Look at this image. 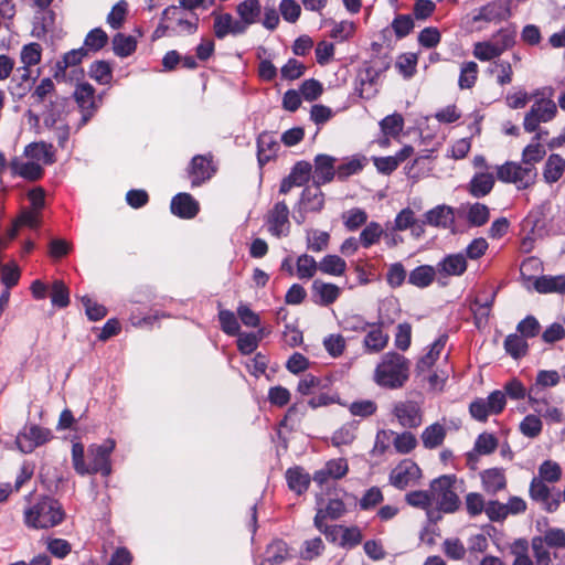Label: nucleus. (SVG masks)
<instances>
[{"label": "nucleus", "instance_id": "6ab92c4d", "mask_svg": "<svg viewBox=\"0 0 565 565\" xmlns=\"http://www.w3.org/2000/svg\"><path fill=\"white\" fill-rule=\"evenodd\" d=\"M483 490L489 494H495L505 489L507 477L502 468H489L480 472Z\"/></svg>", "mask_w": 565, "mask_h": 565}, {"label": "nucleus", "instance_id": "4d7b16f0", "mask_svg": "<svg viewBox=\"0 0 565 565\" xmlns=\"http://www.w3.org/2000/svg\"><path fill=\"white\" fill-rule=\"evenodd\" d=\"M330 235L327 232L312 230L307 234L308 248L312 252H322L328 247Z\"/></svg>", "mask_w": 565, "mask_h": 565}, {"label": "nucleus", "instance_id": "ea45409f", "mask_svg": "<svg viewBox=\"0 0 565 565\" xmlns=\"http://www.w3.org/2000/svg\"><path fill=\"white\" fill-rule=\"evenodd\" d=\"M532 540H540L541 545L546 548H553V552L565 546V531L558 527H550L543 535L535 536Z\"/></svg>", "mask_w": 565, "mask_h": 565}, {"label": "nucleus", "instance_id": "0eeeda50", "mask_svg": "<svg viewBox=\"0 0 565 565\" xmlns=\"http://www.w3.org/2000/svg\"><path fill=\"white\" fill-rule=\"evenodd\" d=\"M266 225L268 232L277 238L289 235V209L284 201L275 203L268 211L266 214Z\"/></svg>", "mask_w": 565, "mask_h": 565}, {"label": "nucleus", "instance_id": "7c9ffc66", "mask_svg": "<svg viewBox=\"0 0 565 565\" xmlns=\"http://www.w3.org/2000/svg\"><path fill=\"white\" fill-rule=\"evenodd\" d=\"M565 171V160L557 153L551 154L544 166L543 178L546 183L557 182Z\"/></svg>", "mask_w": 565, "mask_h": 565}, {"label": "nucleus", "instance_id": "7ed1b4c3", "mask_svg": "<svg viewBox=\"0 0 565 565\" xmlns=\"http://www.w3.org/2000/svg\"><path fill=\"white\" fill-rule=\"evenodd\" d=\"M497 178L503 183L514 184L518 190H525L535 183L537 169L522 162L507 161L497 167Z\"/></svg>", "mask_w": 565, "mask_h": 565}, {"label": "nucleus", "instance_id": "052dcab7", "mask_svg": "<svg viewBox=\"0 0 565 565\" xmlns=\"http://www.w3.org/2000/svg\"><path fill=\"white\" fill-rule=\"evenodd\" d=\"M312 166L309 162L299 161L295 164L288 177L296 183V186H301L308 182Z\"/></svg>", "mask_w": 565, "mask_h": 565}, {"label": "nucleus", "instance_id": "58836bf2", "mask_svg": "<svg viewBox=\"0 0 565 565\" xmlns=\"http://www.w3.org/2000/svg\"><path fill=\"white\" fill-rule=\"evenodd\" d=\"M286 479L290 490L295 491L297 494L303 493L310 483L309 475L305 473L298 467L288 469L286 472Z\"/></svg>", "mask_w": 565, "mask_h": 565}, {"label": "nucleus", "instance_id": "f8f14e48", "mask_svg": "<svg viewBox=\"0 0 565 565\" xmlns=\"http://www.w3.org/2000/svg\"><path fill=\"white\" fill-rule=\"evenodd\" d=\"M49 438V430L39 426H31L17 436L15 445L21 452L29 454L33 451L38 446L46 443Z\"/></svg>", "mask_w": 565, "mask_h": 565}, {"label": "nucleus", "instance_id": "c756f323", "mask_svg": "<svg viewBox=\"0 0 565 565\" xmlns=\"http://www.w3.org/2000/svg\"><path fill=\"white\" fill-rule=\"evenodd\" d=\"M313 295L319 297L318 303L329 306L333 303L340 296V288L334 284L315 280L312 284Z\"/></svg>", "mask_w": 565, "mask_h": 565}, {"label": "nucleus", "instance_id": "5701e85b", "mask_svg": "<svg viewBox=\"0 0 565 565\" xmlns=\"http://www.w3.org/2000/svg\"><path fill=\"white\" fill-rule=\"evenodd\" d=\"M498 447V439L489 433H482L478 436L475 448L467 454L468 463L475 465L478 461L479 455H490Z\"/></svg>", "mask_w": 565, "mask_h": 565}, {"label": "nucleus", "instance_id": "6e6d98bb", "mask_svg": "<svg viewBox=\"0 0 565 565\" xmlns=\"http://www.w3.org/2000/svg\"><path fill=\"white\" fill-rule=\"evenodd\" d=\"M107 33L100 28H96L88 32V34L85 38L84 44L87 51L90 50L96 52L103 49L107 44Z\"/></svg>", "mask_w": 565, "mask_h": 565}, {"label": "nucleus", "instance_id": "dca6fc26", "mask_svg": "<svg viewBox=\"0 0 565 565\" xmlns=\"http://www.w3.org/2000/svg\"><path fill=\"white\" fill-rule=\"evenodd\" d=\"M467 258L461 253L445 256L436 266L440 277L461 276L467 270Z\"/></svg>", "mask_w": 565, "mask_h": 565}, {"label": "nucleus", "instance_id": "6e6552de", "mask_svg": "<svg viewBox=\"0 0 565 565\" xmlns=\"http://www.w3.org/2000/svg\"><path fill=\"white\" fill-rule=\"evenodd\" d=\"M115 448V441L108 439L103 445H92L88 449L90 461L88 463L92 473L100 472L104 476L110 473L109 456Z\"/></svg>", "mask_w": 565, "mask_h": 565}, {"label": "nucleus", "instance_id": "c85d7f7f", "mask_svg": "<svg viewBox=\"0 0 565 565\" xmlns=\"http://www.w3.org/2000/svg\"><path fill=\"white\" fill-rule=\"evenodd\" d=\"M24 156L38 163L51 164L54 162L52 146L45 142H33L25 147Z\"/></svg>", "mask_w": 565, "mask_h": 565}, {"label": "nucleus", "instance_id": "a18cd8bd", "mask_svg": "<svg viewBox=\"0 0 565 565\" xmlns=\"http://www.w3.org/2000/svg\"><path fill=\"white\" fill-rule=\"evenodd\" d=\"M393 446L398 454H409L417 446V439L409 431L395 433L393 435Z\"/></svg>", "mask_w": 565, "mask_h": 565}, {"label": "nucleus", "instance_id": "412c9836", "mask_svg": "<svg viewBox=\"0 0 565 565\" xmlns=\"http://www.w3.org/2000/svg\"><path fill=\"white\" fill-rule=\"evenodd\" d=\"M171 211L180 217L192 218L199 212V204L190 194L179 193L171 201Z\"/></svg>", "mask_w": 565, "mask_h": 565}, {"label": "nucleus", "instance_id": "69168bd1", "mask_svg": "<svg viewBox=\"0 0 565 565\" xmlns=\"http://www.w3.org/2000/svg\"><path fill=\"white\" fill-rule=\"evenodd\" d=\"M377 409L375 402L371 399H360L352 402L349 406V411L353 416L369 417L373 415Z\"/></svg>", "mask_w": 565, "mask_h": 565}, {"label": "nucleus", "instance_id": "2eb2a0df", "mask_svg": "<svg viewBox=\"0 0 565 565\" xmlns=\"http://www.w3.org/2000/svg\"><path fill=\"white\" fill-rule=\"evenodd\" d=\"M213 31L217 39H224L227 35H238L245 32V24L230 13L213 12Z\"/></svg>", "mask_w": 565, "mask_h": 565}, {"label": "nucleus", "instance_id": "a19ab883", "mask_svg": "<svg viewBox=\"0 0 565 565\" xmlns=\"http://www.w3.org/2000/svg\"><path fill=\"white\" fill-rule=\"evenodd\" d=\"M137 47V40L132 35H126L124 33H117L113 38V50L114 53L119 57H127L131 55Z\"/></svg>", "mask_w": 565, "mask_h": 565}, {"label": "nucleus", "instance_id": "f704fd0d", "mask_svg": "<svg viewBox=\"0 0 565 565\" xmlns=\"http://www.w3.org/2000/svg\"><path fill=\"white\" fill-rule=\"evenodd\" d=\"M86 55L87 50L85 47H79L65 53L62 60L56 63L54 77H64L66 68L78 65Z\"/></svg>", "mask_w": 565, "mask_h": 565}, {"label": "nucleus", "instance_id": "f03ea898", "mask_svg": "<svg viewBox=\"0 0 565 565\" xmlns=\"http://www.w3.org/2000/svg\"><path fill=\"white\" fill-rule=\"evenodd\" d=\"M65 518L61 503L45 497L24 511V522L32 529H50L60 524Z\"/></svg>", "mask_w": 565, "mask_h": 565}, {"label": "nucleus", "instance_id": "774afa93", "mask_svg": "<svg viewBox=\"0 0 565 565\" xmlns=\"http://www.w3.org/2000/svg\"><path fill=\"white\" fill-rule=\"evenodd\" d=\"M531 547L534 557V565H554L550 550L542 546L540 540H532Z\"/></svg>", "mask_w": 565, "mask_h": 565}, {"label": "nucleus", "instance_id": "13d9d810", "mask_svg": "<svg viewBox=\"0 0 565 565\" xmlns=\"http://www.w3.org/2000/svg\"><path fill=\"white\" fill-rule=\"evenodd\" d=\"M383 234L382 226L376 222H371L360 234V243L363 247H370L375 244Z\"/></svg>", "mask_w": 565, "mask_h": 565}, {"label": "nucleus", "instance_id": "49530a36", "mask_svg": "<svg viewBox=\"0 0 565 565\" xmlns=\"http://www.w3.org/2000/svg\"><path fill=\"white\" fill-rule=\"evenodd\" d=\"M546 154V150L540 142H531L522 151V163L535 167Z\"/></svg>", "mask_w": 565, "mask_h": 565}, {"label": "nucleus", "instance_id": "f257e3e1", "mask_svg": "<svg viewBox=\"0 0 565 565\" xmlns=\"http://www.w3.org/2000/svg\"><path fill=\"white\" fill-rule=\"evenodd\" d=\"M409 377V361L396 352L385 353L374 371V382L385 388L402 387Z\"/></svg>", "mask_w": 565, "mask_h": 565}, {"label": "nucleus", "instance_id": "5fc2aeb1", "mask_svg": "<svg viewBox=\"0 0 565 565\" xmlns=\"http://www.w3.org/2000/svg\"><path fill=\"white\" fill-rule=\"evenodd\" d=\"M366 159L364 157H353L347 162L340 164L337 169V175L340 180H344L352 174L358 173L365 166Z\"/></svg>", "mask_w": 565, "mask_h": 565}, {"label": "nucleus", "instance_id": "4468645a", "mask_svg": "<svg viewBox=\"0 0 565 565\" xmlns=\"http://www.w3.org/2000/svg\"><path fill=\"white\" fill-rule=\"evenodd\" d=\"M74 98L83 111L82 125H85L98 107L95 88L89 83H81L75 88Z\"/></svg>", "mask_w": 565, "mask_h": 565}, {"label": "nucleus", "instance_id": "4be33fe9", "mask_svg": "<svg viewBox=\"0 0 565 565\" xmlns=\"http://www.w3.org/2000/svg\"><path fill=\"white\" fill-rule=\"evenodd\" d=\"M11 171L14 175H19L30 181L39 180L43 175V168L40 163L32 161H22L14 158L10 162Z\"/></svg>", "mask_w": 565, "mask_h": 565}, {"label": "nucleus", "instance_id": "423d86ee", "mask_svg": "<svg viewBox=\"0 0 565 565\" xmlns=\"http://www.w3.org/2000/svg\"><path fill=\"white\" fill-rule=\"evenodd\" d=\"M561 381L557 371H540L536 375L535 383L529 388V402L536 413H542L543 407L547 405L546 401L541 396V392L545 387L556 386Z\"/></svg>", "mask_w": 565, "mask_h": 565}, {"label": "nucleus", "instance_id": "0e129e2a", "mask_svg": "<svg viewBox=\"0 0 565 565\" xmlns=\"http://www.w3.org/2000/svg\"><path fill=\"white\" fill-rule=\"evenodd\" d=\"M324 550V544L320 537L307 540L303 543V548L300 551V557L306 561H311L318 557Z\"/></svg>", "mask_w": 565, "mask_h": 565}, {"label": "nucleus", "instance_id": "1a4fd4ad", "mask_svg": "<svg viewBox=\"0 0 565 565\" xmlns=\"http://www.w3.org/2000/svg\"><path fill=\"white\" fill-rule=\"evenodd\" d=\"M345 511V507L342 501L338 499L330 500L324 509H318L315 516L316 527L324 533L327 537L331 536L334 540V533L338 526H327L324 521L329 518L332 520L339 519Z\"/></svg>", "mask_w": 565, "mask_h": 565}, {"label": "nucleus", "instance_id": "20e7f679", "mask_svg": "<svg viewBox=\"0 0 565 565\" xmlns=\"http://www.w3.org/2000/svg\"><path fill=\"white\" fill-rule=\"evenodd\" d=\"M455 476H441L430 483L433 504L446 513H452L459 508V498L454 490Z\"/></svg>", "mask_w": 565, "mask_h": 565}, {"label": "nucleus", "instance_id": "9b49d317", "mask_svg": "<svg viewBox=\"0 0 565 565\" xmlns=\"http://www.w3.org/2000/svg\"><path fill=\"white\" fill-rule=\"evenodd\" d=\"M420 477L419 467L409 459L402 460L390 473V482L398 488L404 489L415 482Z\"/></svg>", "mask_w": 565, "mask_h": 565}, {"label": "nucleus", "instance_id": "9d476101", "mask_svg": "<svg viewBox=\"0 0 565 565\" xmlns=\"http://www.w3.org/2000/svg\"><path fill=\"white\" fill-rule=\"evenodd\" d=\"M511 17V0H493L478 10L473 22H500Z\"/></svg>", "mask_w": 565, "mask_h": 565}, {"label": "nucleus", "instance_id": "393cba45", "mask_svg": "<svg viewBox=\"0 0 565 565\" xmlns=\"http://www.w3.org/2000/svg\"><path fill=\"white\" fill-rule=\"evenodd\" d=\"M236 12L239 17V23L245 24V31L247 28L256 23L262 12V6L258 0H244L236 7Z\"/></svg>", "mask_w": 565, "mask_h": 565}, {"label": "nucleus", "instance_id": "473e14b6", "mask_svg": "<svg viewBox=\"0 0 565 565\" xmlns=\"http://www.w3.org/2000/svg\"><path fill=\"white\" fill-rule=\"evenodd\" d=\"M465 211L466 218L472 226H482L489 221L490 212L487 205L481 203L461 206L459 213Z\"/></svg>", "mask_w": 565, "mask_h": 565}, {"label": "nucleus", "instance_id": "864d4df0", "mask_svg": "<svg viewBox=\"0 0 565 565\" xmlns=\"http://www.w3.org/2000/svg\"><path fill=\"white\" fill-rule=\"evenodd\" d=\"M42 47L39 43L32 42L21 50L20 60L25 66H33L41 62Z\"/></svg>", "mask_w": 565, "mask_h": 565}, {"label": "nucleus", "instance_id": "c9c22d12", "mask_svg": "<svg viewBox=\"0 0 565 565\" xmlns=\"http://www.w3.org/2000/svg\"><path fill=\"white\" fill-rule=\"evenodd\" d=\"M472 54L481 62L500 60L502 55L500 49L490 40L480 41L473 44Z\"/></svg>", "mask_w": 565, "mask_h": 565}, {"label": "nucleus", "instance_id": "4c0bfd02", "mask_svg": "<svg viewBox=\"0 0 565 565\" xmlns=\"http://www.w3.org/2000/svg\"><path fill=\"white\" fill-rule=\"evenodd\" d=\"M488 73L495 76L500 86L508 85L513 79L512 64L505 60H495L489 67Z\"/></svg>", "mask_w": 565, "mask_h": 565}, {"label": "nucleus", "instance_id": "79ce46f5", "mask_svg": "<svg viewBox=\"0 0 565 565\" xmlns=\"http://www.w3.org/2000/svg\"><path fill=\"white\" fill-rule=\"evenodd\" d=\"M345 269L347 263L338 255H327L319 263V270L327 275L342 276Z\"/></svg>", "mask_w": 565, "mask_h": 565}, {"label": "nucleus", "instance_id": "b1692460", "mask_svg": "<svg viewBox=\"0 0 565 565\" xmlns=\"http://www.w3.org/2000/svg\"><path fill=\"white\" fill-rule=\"evenodd\" d=\"M447 335L439 337L430 347V350L417 363L416 370L418 374L430 372L437 360L440 358L445 349Z\"/></svg>", "mask_w": 565, "mask_h": 565}, {"label": "nucleus", "instance_id": "72a5a7b5", "mask_svg": "<svg viewBox=\"0 0 565 565\" xmlns=\"http://www.w3.org/2000/svg\"><path fill=\"white\" fill-rule=\"evenodd\" d=\"M258 147V162L260 166H264L271 158L275 157L277 150L279 149V143L275 140V138L269 134H262L257 140Z\"/></svg>", "mask_w": 565, "mask_h": 565}, {"label": "nucleus", "instance_id": "bf43d9fd", "mask_svg": "<svg viewBox=\"0 0 565 565\" xmlns=\"http://www.w3.org/2000/svg\"><path fill=\"white\" fill-rule=\"evenodd\" d=\"M51 301L54 306L64 308L70 303V292L65 284L56 280L52 285Z\"/></svg>", "mask_w": 565, "mask_h": 565}, {"label": "nucleus", "instance_id": "8fccbe9b", "mask_svg": "<svg viewBox=\"0 0 565 565\" xmlns=\"http://www.w3.org/2000/svg\"><path fill=\"white\" fill-rule=\"evenodd\" d=\"M128 13V3L125 0L118 1L107 15V23L114 30L121 28Z\"/></svg>", "mask_w": 565, "mask_h": 565}, {"label": "nucleus", "instance_id": "39448f33", "mask_svg": "<svg viewBox=\"0 0 565 565\" xmlns=\"http://www.w3.org/2000/svg\"><path fill=\"white\" fill-rule=\"evenodd\" d=\"M557 113L556 104L552 99L535 102L524 116L523 127L527 132L537 130L541 122L551 121Z\"/></svg>", "mask_w": 565, "mask_h": 565}, {"label": "nucleus", "instance_id": "603ef678", "mask_svg": "<svg viewBox=\"0 0 565 565\" xmlns=\"http://www.w3.org/2000/svg\"><path fill=\"white\" fill-rule=\"evenodd\" d=\"M562 469L556 461L545 460L539 467V479L546 482H557L561 479Z\"/></svg>", "mask_w": 565, "mask_h": 565}, {"label": "nucleus", "instance_id": "338daca9", "mask_svg": "<svg viewBox=\"0 0 565 565\" xmlns=\"http://www.w3.org/2000/svg\"><path fill=\"white\" fill-rule=\"evenodd\" d=\"M367 220L365 211L361 209H351L343 214V222L348 230L354 231L363 225Z\"/></svg>", "mask_w": 565, "mask_h": 565}, {"label": "nucleus", "instance_id": "680f3d73", "mask_svg": "<svg viewBox=\"0 0 565 565\" xmlns=\"http://www.w3.org/2000/svg\"><path fill=\"white\" fill-rule=\"evenodd\" d=\"M393 430H380L377 431L375 436V443L372 448V455L373 456H382L384 455L388 449L391 444H393Z\"/></svg>", "mask_w": 565, "mask_h": 565}, {"label": "nucleus", "instance_id": "cd10ccee", "mask_svg": "<svg viewBox=\"0 0 565 565\" xmlns=\"http://www.w3.org/2000/svg\"><path fill=\"white\" fill-rule=\"evenodd\" d=\"M494 185V177L490 172H479L469 183V192L475 198H483L489 194Z\"/></svg>", "mask_w": 565, "mask_h": 565}, {"label": "nucleus", "instance_id": "37998d69", "mask_svg": "<svg viewBox=\"0 0 565 565\" xmlns=\"http://www.w3.org/2000/svg\"><path fill=\"white\" fill-rule=\"evenodd\" d=\"M516 30L514 26H507L500 29L492 38L491 41L500 49L502 53L510 50L515 44Z\"/></svg>", "mask_w": 565, "mask_h": 565}, {"label": "nucleus", "instance_id": "3c124183", "mask_svg": "<svg viewBox=\"0 0 565 565\" xmlns=\"http://www.w3.org/2000/svg\"><path fill=\"white\" fill-rule=\"evenodd\" d=\"M478 75V65L475 62H466L462 64L460 70V76L458 81V85L461 89L471 88Z\"/></svg>", "mask_w": 565, "mask_h": 565}, {"label": "nucleus", "instance_id": "de8ad7c7", "mask_svg": "<svg viewBox=\"0 0 565 565\" xmlns=\"http://www.w3.org/2000/svg\"><path fill=\"white\" fill-rule=\"evenodd\" d=\"M505 351L514 359L525 355L527 343L524 337L519 334H510L504 340Z\"/></svg>", "mask_w": 565, "mask_h": 565}, {"label": "nucleus", "instance_id": "ddd939ff", "mask_svg": "<svg viewBox=\"0 0 565 565\" xmlns=\"http://www.w3.org/2000/svg\"><path fill=\"white\" fill-rule=\"evenodd\" d=\"M393 414L405 428H416L423 422L419 406L412 401L396 403L393 408Z\"/></svg>", "mask_w": 565, "mask_h": 565}, {"label": "nucleus", "instance_id": "e2e57ef3", "mask_svg": "<svg viewBox=\"0 0 565 565\" xmlns=\"http://www.w3.org/2000/svg\"><path fill=\"white\" fill-rule=\"evenodd\" d=\"M345 345V339L341 334H330L323 340L326 351L333 358L340 356L343 353Z\"/></svg>", "mask_w": 565, "mask_h": 565}, {"label": "nucleus", "instance_id": "c03bdc74", "mask_svg": "<svg viewBox=\"0 0 565 565\" xmlns=\"http://www.w3.org/2000/svg\"><path fill=\"white\" fill-rule=\"evenodd\" d=\"M296 267L299 279H310L319 269V264H317L312 256L302 254L297 258Z\"/></svg>", "mask_w": 565, "mask_h": 565}, {"label": "nucleus", "instance_id": "a211bd4d", "mask_svg": "<svg viewBox=\"0 0 565 565\" xmlns=\"http://www.w3.org/2000/svg\"><path fill=\"white\" fill-rule=\"evenodd\" d=\"M425 222L434 227L451 228L455 224V211L446 204L437 205L425 213Z\"/></svg>", "mask_w": 565, "mask_h": 565}, {"label": "nucleus", "instance_id": "bb28decb", "mask_svg": "<svg viewBox=\"0 0 565 565\" xmlns=\"http://www.w3.org/2000/svg\"><path fill=\"white\" fill-rule=\"evenodd\" d=\"M446 427L440 423H434L427 426L420 435L423 446L427 449H435L441 446L446 438Z\"/></svg>", "mask_w": 565, "mask_h": 565}, {"label": "nucleus", "instance_id": "e433bc0d", "mask_svg": "<svg viewBox=\"0 0 565 565\" xmlns=\"http://www.w3.org/2000/svg\"><path fill=\"white\" fill-rule=\"evenodd\" d=\"M535 289L541 294L565 292V276H543L535 278Z\"/></svg>", "mask_w": 565, "mask_h": 565}, {"label": "nucleus", "instance_id": "2f4dec72", "mask_svg": "<svg viewBox=\"0 0 565 565\" xmlns=\"http://www.w3.org/2000/svg\"><path fill=\"white\" fill-rule=\"evenodd\" d=\"M438 275L435 267L430 265H422L409 273L408 282L418 288L428 287Z\"/></svg>", "mask_w": 565, "mask_h": 565}, {"label": "nucleus", "instance_id": "09e8293b", "mask_svg": "<svg viewBox=\"0 0 565 565\" xmlns=\"http://www.w3.org/2000/svg\"><path fill=\"white\" fill-rule=\"evenodd\" d=\"M380 126L384 136L396 137L403 130L404 119L399 114H392L382 119Z\"/></svg>", "mask_w": 565, "mask_h": 565}, {"label": "nucleus", "instance_id": "a878e982", "mask_svg": "<svg viewBox=\"0 0 565 565\" xmlns=\"http://www.w3.org/2000/svg\"><path fill=\"white\" fill-rule=\"evenodd\" d=\"M388 339V334L380 326L373 324L371 330L367 331L363 344L366 351L379 353L386 348Z\"/></svg>", "mask_w": 565, "mask_h": 565}, {"label": "nucleus", "instance_id": "f3484780", "mask_svg": "<svg viewBox=\"0 0 565 565\" xmlns=\"http://www.w3.org/2000/svg\"><path fill=\"white\" fill-rule=\"evenodd\" d=\"M335 158L328 154H318L315 158L313 182L319 186L333 180Z\"/></svg>", "mask_w": 565, "mask_h": 565}, {"label": "nucleus", "instance_id": "aec40b11", "mask_svg": "<svg viewBox=\"0 0 565 565\" xmlns=\"http://www.w3.org/2000/svg\"><path fill=\"white\" fill-rule=\"evenodd\" d=\"M190 177L192 185H200L204 181L209 180L214 173L211 159L206 156H195L190 166Z\"/></svg>", "mask_w": 565, "mask_h": 565}]
</instances>
